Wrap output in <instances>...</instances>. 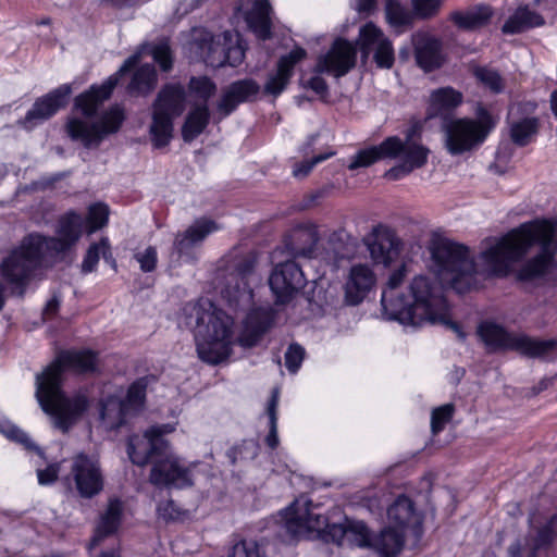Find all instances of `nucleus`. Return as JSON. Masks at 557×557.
I'll return each instance as SVG.
<instances>
[{
	"instance_id": "obj_1",
	"label": "nucleus",
	"mask_w": 557,
	"mask_h": 557,
	"mask_svg": "<svg viewBox=\"0 0 557 557\" xmlns=\"http://www.w3.org/2000/svg\"><path fill=\"white\" fill-rule=\"evenodd\" d=\"M406 273L405 264L393 271L382 292L381 304L386 319L411 327H419L426 323L441 324L451 331L463 344L468 333L461 324L450 319L449 306L438 284L425 275H416L405 294L398 288Z\"/></svg>"
},
{
	"instance_id": "obj_2",
	"label": "nucleus",
	"mask_w": 557,
	"mask_h": 557,
	"mask_svg": "<svg viewBox=\"0 0 557 557\" xmlns=\"http://www.w3.org/2000/svg\"><path fill=\"white\" fill-rule=\"evenodd\" d=\"M557 223L536 219L493 239L479 255L483 271L488 276L506 277L531 247L540 245V253L520 268L517 278L530 282L543 276L552 267L557 251V244L553 243Z\"/></svg>"
},
{
	"instance_id": "obj_3",
	"label": "nucleus",
	"mask_w": 557,
	"mask_h": 557,
	"mask_svg": "<svg viewBox=\"0 0 557 557\" xmlns=\"http://www.w3.org/2000/svg\"><path fill=\"white\" fill-rule=\"evenodd\" d=\"M94 350H61V354L36 376V398L41 409L49 414L54 425L66 432L88 408V398L83 393L69 397L62 391L66 370L87 373L96 370Z\"/></svg>"
},
{
	"instance_id": "obj_4",
	"label": "nucleus",
	"mask_w": 557,
	"mask_h": 557,
	"mask_svg": "<svg viewBox=\"0 0 557 557\" xmlns=\"http://www.w3.org/2000/svg\"><path fill=\"white\" fill-rule=\"evenodd\" d=\"M140 60V53L129 55L121 67L109 76L100 85H91L90 88L78 95L74 100V108L82 116L72 115L65 124V132L73 141L81 143L85 148L97 147L103 138L116 133L124 120L125 113L121 106L114 104L102 113L99 121L95 122L100 106L110 98L120 77L133 70Z\"/></svg>"
},
{
	"instance_id": "obj_5",
	"label": "nucleus",
	"mask_w": 557,
	"mask_h": 557,
	"mask_svg": "<svg viewBox=\"0 0 557 557\" xmlns=\"http://www.w3.org/2000/svg\"><path fill=\"white\" fill-rule=\"evenodd\" d=\"M84 219L82 214L70 210L62 214L57 222V237L30 234L21 245L3 260L2 277L16 290L20 296L46 257H57L69 251L83 234Z\"/></svg>"
},
{
	"instance_id": "obj_6",
	"label": "nucleus",
	"mask_w": 557,
	"mask_h": 557,
	"mask_svg": "<svg viewBox=\"0 0 557 557\" xmlns=\"http://www.w3.org/2000/svg\"><path fill=\"white\" fill-rule=\"evenodd\" d=\"M310 499L300 497L282 512L284 529L292 537H302L315 532L326 543L342 545L347 541L358 547H371L372 536L362 521L346 520L344 524H329L327 519L318 512Z\"/></svg>"
},
{
	"instance_id": "obj_7",
	"label": "nucleus",
	"mask_w": 557,
	"mask_h": 557,
	"mask_svg": "<svg viewBox=\"0 0 557 557\" xmlns=\"http://www.w3.org/2000/svg\"><path fill=\"white\" fill-rule=\"evenodd\" d=\"M429 152L430 150L413 140L411 135H407L405 140L398 136H389L380 145L359 150L351 157L348 169L354 171L368 168L379 160L398 159L399 163L385 173L387 180L398 181L422 168L428 162Z\"/></svg>"
},
{
	"instance_id": "obj_8",
	"label": "nucleus",
	"mask_w": 557,
	"mask_h": 557,
	"mask_svg": "<svg viewBox=\"0 0 557 557\" xmlns=\"http://www.w3.org/2000/svg\"><path fill=\"white\" fill-rule=\"evenodd\" d=\"M185 324L193 329L196 348L205 345H221L230 348L234 343V319L207 298L188 302L183 308Z\"/></svg>"
},
{
	"instance_id": "obj_9",
	"label": "nucleus",
	"mask_w": 557,
	"mask_h": 557,
	"mask_svg": "<svg viewBox=\"0 0 557 557\" xmlns=\"http://www.w3.org/2000/svg\"><path fill=\"white\" fill-rule=\"evenodd\" d=\"M433 271L442 285L462 294L474 282L475 262L468 247L449 239H438L431 247Z\"/></svg>"
},
{
	"instance_id": "obj_10",
	"label": "nucleus",
	"mask_w": 557,
	"mask_h": 557,
	"mask_svg": "<svg viewBox=\"0 0 557 557\" xmlns=\"http://www.w3.org/2000/svg\"><path fill=\"white\" fill-rule=\"evenodd\" d=\"M185 100V88L181 84H168L159 91L149 131L154 148H163L171 141L173 120L184 112Z\"/></svg>"
},
{
	"instance_id": "obj_11",
	"label": "nucleus",
	"mask_w": 557,
	"mask_h": 557,
	"mask_svg": "<svg viewBox=\"0 0 557 557\" xmlns=\"http://www.w3.org/2000/svg\"><path fill=\"white\" fill-rule=\"evenodd\" d=\"M473 119H448L443 123L445 147L451 156H459L481 145L494 127L491 114L483 108Z\"/></svg>"
},
{
	"instance_id": "obj_12",
	"label": "nucleus",
	"mask_w": 557,
	"mask_h": 557,
	"mask_svg": "<svg viewBox=\"0 0 557 557\" xmlns=\"http://www.w3.org/2000/svg\"><path fill=\"white\" fill-rule=\"evenodd\" d=\"M197 46L205 63L213 69L236 67L245 59L246 42L238 33L225 30L218 36L205 33Z\"/></svg>"
},
{
	"instance_id": "obj_13",
	"label": "nucleus",
	"mask_w": 557,
	"mask_h": 557,
	"mask_svg": "<svg viewBox=\"0 0 557 557\" xmlns=\"http://www.w3.org/2000/svg\"><path fill=\"white\" fill-rule=\"evenodd\" d=\"M475 335L486 348H557V339H534L524 334L510 333L494 319L480 321Z\"/></svg>"
},
{
	"instance_id": "obj_14",
	"label": "nucleus",
	"mask_w": 557,
	"mask_h": 557,
	"mask_svg": "<svg viewBox=\"0 0 557 557\" xmlns=\"http://www.w3.org/2000/svg\"><path fill=\"white\" fill-rule=\"evenodd\" d=\"M256 258L248 256L240 259L221 288V297L233 310L248 307L253 298L251 284L258 281L255 273Z\"/></svg>"
},
{
	"instance_id": "obj_15",
	"label": "nucleus",
	"mask_w": 557,
	"mask_h": 557,
	"mask_svg": "<svg viewBox=\"0 0 557 557\" xmlns=\"http://www.w3.org/2000/svg\"><path fill=\"white\" fill-rule=\"evenodd\" d=\"M173 431V425L160 424L148 429L143 436H131L127 443V454L132 462L144 467L149 462H154L158 456H163L169 444L163 436Z\"/></svg>"
},
{
	"instance_id": "obj_16",
	"label": "nucleus",
	"mask_w": 557,
	"mask_h": 557,
	"mask_svg": "<svg viewBox=\"0 0 557 557\" xmlns=\"http://www.w3.org/2000/svg\"><path fill=\"white\" fill-rule=\"evenodd\" d=\"M307 278L301 267L294 260L274 265L269 276V286L276 304L292 301L306 286Z\"/></svg>"
},
{
	"instance_id": "obj_17",
	"label": "nucleus",
	"mask_w": 557,
	"mask_h": 557,
	"mask_svg": "<svg viewBox=\"0 0 557 557\" xmlns=\"http://www.w3.org/2000/svg\"><path fill=\"white\" fill-rule=\"evenodd\" d=\"M357 62V47L344 38H336L329 51L321 54L314 66L318 74L342 77L349 73Z\"/></svg>"
},
{
	"instance_id": "obj_18",
	"label": "nucleus",
	"mask_w": 557,
	"mask_h": 557,
	"mask_svg": "<svg viewBox=\"0 0 557 557\" xmlns=\"http://www.w3.org/2000/svg\"><path fill=\"white\" fill-rule=\"evenodd\" d=\"M72 94V86L63 84L42 97L36 99L24 119L17 124L26 131H32L37 125L52 117L60 109L64 108Z\"/></svg>"
},
{
	"instance_id": "obj_19",
	"label": "nucleus",
	"mask_w": 557,
	"mask_h": 557,
	"mask_svg": "<svg viewBox=\"0 0 557 557\" xmlns=\"http://www.w3.org/2000/svg\"><path fill=\"white\" fill-rule=\"evenodd\" d=\"M218 230L216 224L209 219L196 220L183 233H177L174 238L172 257L177 262H194L197 260L199 246L208 235Z\"/></svg>"
},
{
	"instance_id": "obj_20",
	"label": "nucleus",
	"mask_w": 557,
	"mask_h": 557,
	"mask_svg": "<svg viewBox=\"0 0 557 557\" xmlns=\"http://www.w3.org/2000/svg\"><path fill=\"white\" fill-rule=\"evenodd\" d=\"M74 482L79 496L91 498L99 494L103 487V479L97 462L84 454L72 459L71 471L65 479Z\"/></svg>"
},
{
	"instance_id": "obj_21",
	"label": "nucleus",
	"mask_w": 557,
	"mask_h": 557,
	"mask_svg": "<svg viewBox=\"0 0 557 557\" xmlns=\"http://www.w3.org/2000/svg\"><path fill=\"white\" fill-rule=\"evenodd\" d=\"M358 42L362 58L373 52L375 64L381 69H391L394 64V49L391 40L372 22L360 27Z\"/></svg>"
},
{
	"instance_id": "obj_22",
	"label": "nucleus",
	"mask_w": 557,
	"mask_h": 557,
	"mask_svg": "<svg viewBox=\"0 0 557 557\" xmlns=\"http://www.w3.org/2000/svg\"><path fill=\"white\" fill-rule=\"evenodd\" d=\"M150 482L157 486L185 487L193 484L190 471L166 448L158 456L150 471Z\"/></svg>"
},
{
	"instance_id": "obj_23",
	"label": "nucleus",
	"mask_w": 557,
	"mask_h": 557,
	"mask_svg": "<svg viewBox=\"0 0 557 557\" xmlns=\"http://www.w3.org/2000/svg\"><path fill=\"white\" fill-rule=\"evenodd\" d=\"M376 274L369 264H352L344 284V300L349 306L361 304L375 287Z\"/></svg>"
},
{
	"instance_id": "obj_24",
	"label": "nucleus",
	"mask_w": 557,
	"mask_h": 557,
	"mask_svg": "<svg viewBox=\"0 0 557 557\" xmlns=\"http://www.w3.org/2000/svg\"><path fill=\"white\" fill-rule=\"evenodd\" d=\"M306 55V50L300 47H296L287 54L282 55L277 62L276 71L269 74L263 86V92L274 98L278 97L289 84L295 65L304 60Z\"/></svg>"
},
{
	"instance_id": "obj_25",
	"label": "nucleus",
	"mask_w": 557,
	"mask_h": 557,
	"mask_svg": "<svg viewBox=\"0 0 557 557\" xmlns=\"http://www.w3.org/2000/svg\"><path fill=\"white\" fill-rule=\"evenodd\" d=\"M259 91L260 86L252 78L233 82L223 90L216 103V110L221 114V117H226L234 112L240 103L256 99Z\"/></svg>"
},
{
	"instance_id": "obj_26",
	"label": "nucleus",
	"mask_w": 557,
	"mask_h": 557,
	"mask_svg": "<svg viewBox=\"0 0 557 557\" xmlns=\"http://www.w3.org/2000/svg\"><path fill=\"white\" fill-rule=\"evenodd\" d=\"M373 239L368 244L372 260L377 264L389 265L399 255L401 242L389 227L380 225L373 230Z\"/></svg>"
},
{
	"instance_id": "obj_27",
	"label": "nucleus",
	"mask_w": 557,
	"mask_h": 557,
	"mask_svg": "<svg viewBox=\"0 0 557 557\" xmlns=\"http://www.w3.org/2000/svg\"><path fill=\"white\" fill-rule=\"evenodd\" d=\"M273 323V313L268 308H256L248 312L242 323L237 337L238 344L249 348L259 343Z\"/></svg>"
},
{
	"instance_id": "obj_28",
	"label": "nucleus",
	"mask_w": 557,
	"mask_h": 557,
	"mask_svg": "<svg viewBox=\"0 0 557 557\" xmlns=\"http://www.w3.org/2000/svg\"><path fill=\"white\" fill-rule=\"evenodd\" d=\"M412 44L417 64L422 70L431 72L442 65V45L438 39L426 33H417L412 36Z\"/></svg>"
},
{
	"instance_id": "obj_29",
	"label": "nucleus",
	"mask_w": 557,
	"mask_h": 557,
	"mask_svg": "<svg viewBox=\"0 0 557 557\" xmlns=\"http://www.w3.org/2000/svg\"><path fill=\"white\" fill-rule=\"evenodd\" d=\"M319 240L313 226L298 225L285 237V247L295 257H311Z\"/></svg>"
},
{
	"instance_id": "obj_30",
	"label": "nucleus",
	"mask_w": 557,
	"mask_h": 557,
	"mask_svg": "<svg viewBox=\"0 0 557 557\" xmlns=\"http://www.w3.org/2000/svg\"><path fill=\"white\" fill-rule=\"evenodd\" d=\"M271 13L270 0H255L251 9L245 14L248 27L259 39L265 40L271 37Z\"/></svg>"
},
{
	"instance_id": "obj_31",
	"label": "nucleus",
	"mask_w": 557,
	"mask_h": 557,
	"mask_svg": "<svg viewBox=\"0 0 557 557\" xmlns=\"http://www.w3.org/2000/svg\"><path fill=\"white\" fill-rule=\"evenodd\" d=\"M406 542L405 532L388 525L372 539L371 547L379 557H398Z\"/></svg>"
},
{
	"instance_id": "obj_32",
	"label": "nucleus",
	"mask_w": 557,
	"mask_h": 557,
	"mask_svg": "<svg viewBox=\"0 0 557 557\" xmlns=\"http://www.w3.org/2000/svg\"><path fill=\"white\" fill-rule=\"evenodd\" d=\"M387 517L391 525L401 531L420 524V518L416 513L413 502L405 495L397 497L388 507Z\"/></svg>"
},
{
	"instance_id": "obj_33",
	"label": "nucleus",
	"mask_w": 557,
	"mask_h": 557,
	"mask_svg": "<svg viewBox=\"0 0 557 557\" xmlns=\"http://www.w3.org/2000/svg\"><path fill=\"white\" fill-rule=\"evenodd\" d=\"M122 512L123 503L117 498L110 499L91 540V546H97L102 539L113 534L117 530Z\"/></svg>"
},
{
	"instance_id": "obj_34",
	"label": "nucleus",
	"mask_w": 557,
	"mask_h": 557,
	"mask_svg": "<svg viewBox=\"0 0 557 557\" xmlns=\"http://www.w3.org/2000/svg\"><path fill=\"white\" fill-rule=\"evenodd\" d=\"M100 418L108 430L121 428L131 411L127 404L116 396H109L100 403Z\"/></svg>"
},
{
	"instance_id": "obj_35",
	"label": "nucleus",
	"mask_w": 557,
	"mask_h": 557,
	"mask_svg": "<svg viewBox=\"0 0 557 557\" xmlns=\"http://www.w3.org/2000/svg\"><path fill=\"white\" fill-rule=\"evenodd\" d=\"M492 9L488 5L479 4L466 11H455L450 20L462 29H475L485 25L492 16Z\"/></svg>"
},
{
	"instance_id": "obj_36",
	"label": "nucleus",
	"mask_w": 557,
	"mask_h": 557,
	"mask_svg": "<svg viewBox=\"0 0 557 557\" xmlns=\"http://www.w3.org/2000/svg\"><path fill=\"white\" fill-rule=\"evenodd\" d=\"M544 24L543 17L528 7L518 8L502 27L504 34H519Z\"/></svg>"
},
{
	"instance_id": "obj_37",
	"label": "nucleus",
	"mask_w": 557,
	"mask_h": 557,
	"mask_svg": "<svg viewBox=\"0 0 557 557\" xmlns=\"http://www.w3.org/2000/svg\"><path fill=\"white\" fill-rule=\"evenodd\" d=\"M462 100V94L453 87L435 89L430 97L431 115L448 113L460 106Z\"/></svg>"
},
{
	"instance_id": "obj_38",
	"label": "nucleus",
	"mask_w": 557,
	"mask_h": 557,
	"mask_svg": "<svg viewBox=\"0 0 557 557\" xmlns=\"http://www.w3.org/2000/svg\"><path fill=\"white\" fill-rule=\"evenodd\" d=\"M210 113L206 103L194 107L187 114L182 127V137L186 143L196 139L207 127Z\"/></svg>"
},
{
	"instance_id": "obj_39",
	"label": "nucleus",
	"mask_w": 557,
	"mask_h": 557,
	"mask_svg": "<svg viewBox=\"0 0 557 557\" xmlns=\"http://www.w3.org/2000/svg\"><path fill=\"white\" fill-rule=\"evenodd\" d=\"M156 83L157 72L154 66L152 64H144L133 74L127 90L132 95H147L154 88Z\"/></svg>"
},
{
	"instance_id": "obj_40",
	"label": "nucleus",
	"mask_w": 557,
	"mask_h": 557,
	"mask_svg": "<svg viewBox=\"0 0 557 557\" xmlns=\"http://www.w3.org/2000/svg\"><path fill=\"white\" fill-rule=\"evenodd\" d=\"M509 131L511 140L518 146L528 145L537 133L539 121L536 117H522L513 120L509 117Z\"/></svg>"
},
{
	"instance_id": "obj_41",
	"label": "nucleus",
	"mask_w": 557,
	"mask_h": 557,
	"mask_svg": "<svg viewBox=\"0 0 557 557\" xmlns=\"http://www.w3.org/2000/svg\"><path fill=\"white\" fill-rule=\"evenodd\" d=\"M100 257L103 259L111 258V246L107 237H102L98 243H94L88 247L81 265L82 273L88 274L94 272Z\"/></svg>"
},
{
	"instance_id": "obj_42",
	"label": "nucleus",
	"mask_w": 557,
	"mask_h": 557,
	"mask_svg": "<svg viewBox=\"0 0 557 557\" xmlns=\"http://www.w3.org/2000/svg\"><path fill=\"white\" fill-rule=\"evenodd\" d=\"M385 14L388 24L400 32L412 23V14L399 0H386Z\"/></svg>"
},
{
	"instance_id": "obj_43",
	"label": "nucleus",
	"mask_w": 557,
	"mask_h": 557,
	"mask_svg": "<svg viewBox=\"0 0 557 557\" xmlns=\"http://www.w3.org/2000/svg\"><path fill=\"white\" fill-rule=\"evenodd\" d=\"M334 252V262L348 258L355 247L354 238L343 228L334 231L327 240Z\"/></svg>"
},
{
	"instance_id": "obj_44",
	"label": "nucleus",
	"mask_w": 557,
	"mask_h": 557,
	"mask_svg": "<svg viewBox=\"0 0 557 557\" xmlns=\"http://www.w3.org/2000/svg\"><path fill=\"white\" fill-rule=\"evenodd\" d=\"M473 75L476 81L493 94H500L504 91L505 83L500 73L490 66H475Z\"/></svg>"
},
{
	"instance_id": "obj_45",
	"label": "nucleus",
	"mask_w": 557,
	"mask_h": 557,
	"mask_svg": "<svg viewBox=\"0 0 557 557\" xmlns=\"http://www.w3.org/2000/svg\"><path fill=\"white\" fill-rule=\"evenodd\" d=\"M278 397H280V389L278 387H274L271 392V397L268 403L267 407V413L269 416V434L265 437L267 445L274 449L278 445V437H277V405H278Z\"/></svg>"
},
{
	"instance_id": "obj_46",
	"label": "nucleus",
	"mask_w": 557,
	"mask_h": 557,
	"mask_svg": "<svg viewBox=\"0 0 557 557\" xmlns=\"http://www.w3.org/2000/svg\"><path fill=\"white\" fill-rule=\"evenodd\" d=\"M109 220V207L106 203L97 202L88 208L87 225L88 233L96 232L107 225Z\"/></svg>"
},
{
	"instance_id": "obj_47",
	"label": "nucleus",
	"mask_w": 557,
	"mask_h": 557,
	"mask_svg": "<svg viewBox=\"0 0 557 557\" xmlns=\"http://www.w3.org/2000/svg\"><path fill=\"white\" fill-rule=\"evenodd\" d=\"M147 386V377H140L129 386L126 399L123 400L129 410H138L144 405Z\"/></svg>"
},
{
	"instance_id": "obj_48",
	"label": "nucleus",
	"mask_w": 557,
	"mask_h": 557,
	"mask_svg": "<svg viewBox=\"0 0 557 557\" xmlns=\"http://www.w3.org/2000/svg\"><path fill=\"white\" fill-rule=\"evenodd\" d=\"M189 90L190 92L205 101V103L215 94L216 91V85L215 83L207 77V76H199V77H191L189 81Z\"/></svg>"
},
{
	"instance_id": "obj_49",
	"label": "nucleus",
	"mask_w": 557,
	"mask_h": 557,
	"mask_svg": "<svg viewBox=\"0 0 557 557\" xmlns=\"http://www.w3.org/2000/svg\"><path fill=\"white\" fill-rule=\"evenodd\" d=\"M227 557H264V549L253 540H243L232 547Z\"/></svg>"
},
{
	"instance_id": "obj_50",
	"label": "nucleus",
	"mask_w": 557,
	"mask_h": 557,
	"mask_svg": "<svg viewBox=\"0 0 557 557\" xmlns=\"http://www.w3.org/2000/svg\"><path fill=\"white\" fill-rule=\"evenodd\" d=\"M455 411L453 404H446L432 411L431 429L433 434L440 433L445 424L450 421Z\"/></svg>"
},
{
	"instance_id": "obj_51",
	"label": "nucleus",
	"mask_w": 557,
	"mask_h": 557,
	"mask_svg": "<svg viewBox=\"0 0 557 557\" xmlns=\"http://www.w3.org/2000/svg\"><path fill=\"white\" fill-rule=\"evenodd\" d=\"M150 54L160 65L161 70L166 72L172 67L171 49L166 41L162 40L151 47Z\"/></svg>"
},
{
	"instance_id": "obj_52",
	"label": "nucleus",
	"mask_w": 557,
	"mask_h": 557,
	"mask_svg": "<svg viewBox=\"0 0 557 557\" xmlns=\"http://www.w3.org/2000/svg\"><path fill=\"white\" fill-rule=\"evenodd\" d=\"M333 154H334V151L319 153V154L314 156L313 158H311L310 160H305L302 162L296 163L293 169V175L296 178L306 177L317 164L327 160Z\"/></svg>"
},
{
	"instance_id": "obj_53",
	"label": "nucleus",
	"mask_w": 557,
	"mask_h": 557,
	"mask_svg": "<svg viewBox=\"0 0 557 557\" xmlns=\"http://www.w3.org/2000/svg\"><path fill=\"white\" fill-rule=\"evenodd\" d=\"M134 258L139 263L140 270L145 273H149L154 271L157 267L158 252L156 247L149 246L145 250L136 252Z\"/></svg>"
},
{
	"instance_id": "obj_54",
	"label": "nucleus",
	"mask_w": 557,
	"mask_h": 557,
	"mask_svg": "<svg viewBox=\"0 0 557 557\" xmlns=\"http://www.w3.org/2000/svg\"><path fill=\"white\" fill-rule=\"evenodd\" d=\"M258 454V444L253 441H244L242 444L233 447L227 456L235 463L237 459L255 458Z\"/></svg>"
},
{
	"instance_id": "obj_55",
	"label": "nucleus",
	"mask_w": 557,
	"mask_h": 557,
	"mask_svg": "<svg viewBox=\"0 0 557 557\" xmlns=\"http://www.w3.org/2000/svg\"><path fill=\"white\" fill-rule=\"evenodd\" d=\"M555 536L552 522L546 523L537 530V534L534 539L533 547L530 557H536V550L547 547L552 544Z\"/></svg>"
},
{
	"instance_id": "obj_56",
	"label": "nucleus",
	"mask_w": 557,
	"mask_h": 557,
	"mask_svg": "<svg viewBox=\"0 0 557 557\" xmlns=\"http://www.w3.org/2000/svg\"><path fill=\"white\" fill-rule=\"evenodd\" d=\"M232 350H197L198 357L206 363L216 366L226 362Z\"/></svg>"
},
{
	"instance_id": "obj_57",
	"label": "nucleus",
	"mask_w": 557,
	"mask_h": 557,
	"mask_svg": "<svg viewBox=\"0 0 557 557\" xmlns=\"http://www.w3.org/2000/svg\"><path fill=\"white\" fill-rule=\"evenodd\" d=\"M412 5L417 15L429 17L436 13L441 5V0H412Z\"/></svg>"
},
{
	"instance_id": "obj_58",
	"label": "nucleus",
	"mask_w": 557,
	"mask_h": 557,
	"mask_svg": "<svg viewBox=\"0 0 557 557\" xmlns=\"http://www.w3.org/2000/svg\"><path fill=\"white\" fill-rule=\"evenodd\" d=\"M304 350H286L285 366L289 370V372L295 373L299 369L304 360Z\"/></svg>"
},
{
	"instance_id": "obj_59",
	"label": "nucleus",
	"mask_w": 557,
	"mask_h": 557,
	"mask_svg": "<svg viewBox=\"0 0 557 557\" xmlns=\"http://www.w3.org/2000/svg\"><path fill=\"white\" fill-rule=\"evenodd\" d=\"M58 473L59 467L50 465L46 469L37 471L38 482L42 485L51 484L58 479Z\"/></svg>"
},
{
	"instance_id": "obj_60",
	"label": "nucleus",
	"mask_w": 557,
	"mask_h": 557,
	"mask_svg": "<svg viewBox=\"0 0 557 557\" xmlns=\"http://www.w3.org/2000/svg\"><path fill=\"white\" fill-rule=\"evenodd\" d=\"M529 359H539L542 361H553L557 359V350H520Z\"/></svg>"
},
{
	"instance_id": "obj_61",
	"label": "nucleus",
	"mask_w": 557,
	"mask_h": 557,
	"mask_svg": "<svg viewBox=\"0 0 557 557\" xmlns=\"http://www.w3.org/2000/svg\"><path fill=\"white\" fill-rule=\"evenodd\" d=\"M60 305H61L60 295H52L51 298L47 301V304L42 310L44 320H49V319L53 318L58 313Z\"/></svg>"
},
{
	"instance_id": "obj_62",
	"label": "nucleus",
	"mask_w": 557,
	"mask_h": 557,
	"mask_svg": "<svg viewBox=\"0 0 557 557\" xmlns=\"http://www.w3.org/2000/svg\"><path fill=\"white\" fill-rule=\"evenodd\" d=\"M202 0H190L187 2V0H183L178 3L175 13L177 15H185L196 9H198L201 5Z\"/></svg>"
},
{
	"instance_id": "obj_63",
	"label": "nucleus",
	"mask_w": 557,
	"mask_h": 557,
	"mask_svg": "<svg viewBox=\"0 0 557 557\" xmlns=\"http://www.w3.org/2000/svg\"><path fill=\"white\" fill-rule=\"evenodd\" d=\"M308 87L319 95H323L327 91L326 82L319 75L313 76L308 81Z\"/></svg>"
},
{
	"instance_id": "obj_64",
	"label": "nucleus",
	"mask_w": 557,
	"mask_h": 557,
	"mask_svg": "<svg viewBox=\"0 0 557 557\" xmlns=\"http://www.w3.org/2000/svg\"><path fill=\"white\" fill-rule=\"evenodd\" d=\"M10 437L15 440L16 442L23 444L28 449L36 448L35 446L32 445L28 435L18 429H13L10 432Z\"/></svg>"
}]
</instances>
